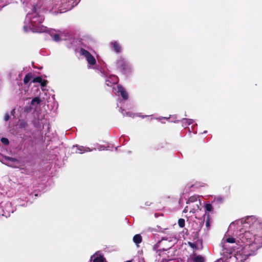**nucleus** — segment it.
Listing matches in <instances>:
<instances>
[{"instance_id": "obj_3", "label": "nucleus", "mask_w": 262, "mask_h": 262, "mask_svg": "<svg viewBox=\"0 0 262 262\" xmlns=\"http://www.w3.org/2000/svg\"><path fill=\"white\" fill-rule=\"evenodd\" d=\"M80 53L82 55L85 57L89 64L90 65V67L91 66H94L95 64L96 60L94 57L92 56L88 51L85 49H81L80 50Z\"/></svg>"}, {"instance_id": "obj_23", "label": "nucleus", "mask_w": 262, "mask_h": 262, "mask_svg": "<svg viewBox=\"0 0 262 262\" xmlns=\"http://www.w3.org/2000/svg\"><path fill=\"white\" fill-rule=\"evenodd\" d=\"M1 141L5 145H8L9 144V140L7 138H2L1 139Z\"/></svg>"}, {"instance_id": "obj_7", "label": "nucleus", "mask_w": 262, "mask_h": 262, "mask_svg": "<svg viewBox=\"0 0 262 262\" xmlns=\"http://www.w3.org/2000/svg\"><path fill=\"white\" fill-rule=\"evenodd\" d=\"M118 82V78L115 75H111L106 79V84L109 86H112V85L117 84Z\"/></svg>"}, {"instance_id": "obj_19", "label": "nucleus", "mask_w": 262, "mask_h": 262, "mask_svg": "<svg viewBox=\"0 0 262 262\" xmlns=\"http://www.w3.org/2000/svg\"><path fill=\"white\" fill-rule=\"evenodd\" d=\"M178 224L180 227H183L185 226V220L183 219L179 220Z\"/></svg>"}, {"instance_id": "obj_12", "label": "nucleus", "mask_w": 262, "mask_h": 262, "mask_svg": "<svg viewBox=\"0 0 262 262\" xmlns=\"http://www.w3.org/2000/svg\"><path fill=\"white\" fill-rule=\"evenodd\" d=\"M112 47H113L114 50L117 52L119 53L121 51V47L117 41H113L111 43Z\"/></svg>"}, {"instance_id": "obj_5", "label": "nucleus", "mask_w": 262, "mask_h": 262, "mask_svg": "<svg viewBox=\"0 0 262 262\" xmlns=\"http://www.w3.org/2000/svg\"><path fill=\"white\" fill-rule=\"evenodd\" d=\"M113 91L116 95H121L124 100L128 99L127 93L121 86L117 85L115 87H113Z\"/></svg>"}, {"instance_id": "obj_28", "label": "nucleus", "mask_w": 262, "mask_h": 262, "mask_svg": "<svg viewBox=\"0 0 262 262\" xmlns=\"http://www.w3.org/2000/svg\"><path fill=\"white\" fill-rule=\"evenodd\" d=\"M14 113H15V110H14V109H13V110H12V111H11V114H12V115H13Z\"/></svg>"}, {"instance_id": "obj_22", "label": "nucleus", "mask_w": 262, "mask_h": 262, "mask_svg": "<svg viewBox=\"0 0 262 262\" xmlns=\"http://www.w3.org/2000/svg\"><path fill=\"white\" fill-rule=\"evenodd\" d=\"M183 122H186L188 124V125H190L193 122V120L192 119H183Z\"/></svg>"}, {"instance_id": "obj_24", "label": "nucleus", "mask_w": 262, "mask_h": 262, "mask_svg": "<svg viewBox=\"0 0 262 262\" xmlns=\"http://www.w3.org/2000/svg\"><path fill=\"white\" fill-rule=\"evenodd\" d=\"M6 4L4 3L3 0H0V9L4 7Z\"/></svg>"}, {"instance_id": "obj_11", "label": "nucleus", "mask_w": 262, "mask_h": 262, "mask_svg": "<svg viewBox=\"0 0 262 262\" xmlns=\"http://www.w3.org/2000/svg\"><path fill=\"white\" fill-rule=\"evenodd\" d=\"M32 81L34 83L36 82L40 83L42 86H45L46 85V81L43 80L42 78L39 76L34 78Z\"/></svg>"}, {"instance_id": "obj_20", "label": "nucleus", "mask_w": 262, "mask_h": 262, "mask_svg": "<svg viewBox=\"0 0 262 262\" xmlns=\"http://www.w3.org/2000/svg\"><path fill=\"white\" fill-rule=\"evenodd\" d=\"M27 123L24 121H20L19 123V126L21 128H24L26 126Z\"/></svg>"}, {"instance_id": "obj_27", "label": "nucleus", "mask_w": 262, "mask_h": 262, "mask_svg": "<svg viewBox=\"0 0 262 262\" xmlns=\"http://www.w3.org/2000/svg\"><path fill=\"white\" fill-rule=\"evenodd\" d=\"M98 149L99 150H103L105 149V148L103 146H101Z\"/></svg>"}, {"instance_id": "obj_29", "label": "nucleus", "mask_w": 262, "mask_h": 262, "mask_svg": "<svg viewBox=\"0 0 262 262\" xmlns=\"http://www.w3.org/2000/svg\"><path fill=\"white\" fill-rule=\"evenodd\" d=\"M162 240H167V238L166 237L162 238Z\"/></svg>"}, {"instance_id": "obj_10", "label": "nucleus", "mask_w": 262, "mask_h": 262, "mask_svg": "<svg viewBox=\"0 0 262 262\" xmlns=\"http://www.w3.org/2000/svg\"><path fill=\"white\" fill-rule=\"evenodd\" d=\"M77 149L76 152L79 154H82L85 152H89L92 150L89 147H83V146H76Z\"/></svg>"}, {"instance_id": "obj_18", "label": "nucleus", "mask_w": 262, "mask_h": 262, "mask_svg": "<svg viewBox=\"0 0 262 262\" xmlns=\"http://www.w3.org/2000/svg\"><path fill=\"white\" fill-rule=\"evenodd\" d=\"M40 102V100L39 97H35L32 100V104H39Z\"/></svg>"}, {"instance_id": "obj_1", "label": "nucleus", "mask_w": 262, "mask_h": 262, "mask_svg": "<svg viewBox=\"0 0 262 262\" xmlns=\"http://www.w3.org/2000/svg\"><path fill=\"white\" fill-rule=\"evenodd\" d=\"M229 230H234L236 237H224L222 256L216 262H243L262 247V222L255 216L232 222Z\"/></svg>"}, {"instance_id": "obj_16", "label": "nucleus", "mask_w": 262, "mask_h": 262, "mask_svg": "<svg viewBox=\"0 0 262 262\" xmlns=\"http://www.w3.org/2000/svg\"><path fill=\"white\" fill-rule=\"evenodd\" d=\"M32 76L30 74H27L25 76L24 79V82L25 84H27L31 79Z\"/></svg>"}, {"instance_id": "obj_8", "label": "nucleus", "mask_w": 262, "mask_h": 262, "mask_svg": "<svg viewBox=\"0 0 262 262\" xmlns=\"http://www.w3.org/2000/svg\"><path fill=\"white\" fill-rule=\"evenodd\" d=\"M117 66L118 68L122 69L124 71H125L126 70V69H127L130 68L128 63L126 62L123 59H122V58L120 59L119 60H118L117 61Z\"/></svg>"}, {"instance_id": "obj_15", "label": "nucleus", "mask_w": 262, "mask_h": 262, "mask_svg": "<svg viewBox=\"0 0 262 262\" xmlns=\"http://www.w3.org/2000/svg\"><path fill=\"white\" fill-rule=\"evenodd\" d=\"M223 201L224 198L221 196H219L214 198V200L213 201V202L216 203H222Z\"/></svg>"}, {"instance_id": "obj_13", "label": "nucleus", "mask_w": 262, "mask_h": 262, "mask_svg": "<svg viewBox=\"0 0 262 262\" xmlns=\"http://www.w3.org/2000/svg\"><path fill=\"white\" fill-rule=\"evenodd\" d=\"M134 242L138 246V244L142 242V237L140 234H136L133 237Z\"/></svg>"}, {"instance_id": "obj_9", "label": "nucleus", "mask_w": 262, "mask_h": 262, "mask_svg": "<svg viewBox=\"0 0 262 262\" xmlns=\"http://www.w3.org/2000/svg\"><path fill=\"white\" fill-rule=\"evenodd\" d=\"M199 198L200 196L198 195L191 196L188 199V200L187 201V203L201 204V202Z\"/></svg>"}, {"instance_id": "obj_2", "label": "nucleus", "mask_w": 262, "mask_h": 262, "mask_svg": "<svg viewBox=\"0 0 262 262\" xmlns=\"http://www.w3.org/2000/svg\"><path fill=\"white\" fill-rule=\"evenodd\" d=\"M43 20V16L37 12L36 9L31 13H28L24 21V31L25 32L31 31L37 33L47 32V28L41 25Z\"/></svg>"}, {"instance_id": "obj_4", "label": "nucleus", "mask_w": 262, "mask_h": 262, "mask_svg": "<svg viewBox=\"0 0 262 262\" xmlns=\"http://www.w3.org/2000/svg\"><path fill=\"white\" fill-rule=\"evenodd\" d=\"M2 210V212H0V215L5 216L6 217L10 216V213L13 212V209L11 206V203L8 202H7L5 206H2L0 209Z\"/></svg>"}, {"instance_id": "obj_26", "label": "nucleus", "mask_w": 262, "mask_h": 262, "mask_svg": "<svg viewBox=\"0 0 262 262\" xmlns=\"http://www.w3.org/2000/svg\"><path fill=\"white\" fill-rule=\"evenodd\" d=\"M4 119L6 121H8L9 119V115L8 114H6L5 115Z\"/></svg>"}, {"instance_id": "obj_6", "label": "nucleus", "mask_w": 262, "mask_h": 262, "mask_svg": "<svg viewBox=\"0 0 262 262\" xmlns=\"http://www.w3.org/2000/svg\"><path fill=\"white\" fill-rule=\"evenodd\" d=\"M187 205L184 209V212L189 211L191 213H194L196 211L200 210V206L201 204H198L194 203H187Z\"/></svg>"}, {"instance_id": "obj_14", "label": "nucleus", "mask_w": 262, "mask_h": 262, "mask_svg": "<svg viewBox=\"0 0 262 262\" xmlns=\"http://www.w3.org/2000/svg\"><path fill=\"white\" fill-rule=\"evenodd\" d=\"M193 260L194 262H204V258L201 255H198L193 258Z\"/></svg>"}, {"instance_id": "obj_17", "label": "nucleus", "mask_w": 262, "mask_h": 262, "mask_svg": "<svg viewBox=\"0 0 262 262\" xmlns=\"http://www.w3.org/2000/svg\"><path fill=\"white\" fill-rule=\"evenodd\" d=\"M205 208L208 212H211L213 210V207L210 204H206L205 206Z\"/></svg>"}, {"instance_id": "obj_25", "label": "nucleus", "mask_w": 262, "mask_h": 262, "mask_svg": "<svg viewBox=\"0 0 262 262\" xmlns=\"http://www.w3.org/2000/svg\"><path fill=\"white\" fill-rule=\"evenodd\" d=\"M206 226L207 227L209 228L210 227V223H209V219L208 216V219L206 221Z\"/></svg>"}, {"instance_id": "obj_30", "label": "nucleus", "mask_w": 262, "mask_h": 262, "mask_svg": "<svg viewBox=\"0 0 262 262\" xmlns=\"http://www.w3.org/2000/svg\"><path fill=\"white\" fill-rule=\"evenodd\" d=\"M126 115H128V114H127ZM129 116H130V117H134V115H133V116H132V115H130V114L129 115Z\"/></svg>"}, {"instance_id": "obj_21", "label": "nucleus", "mask_w": 262, "mask_h": 262, "mask_svg": "<svg viewBox=\"0 0 262 262\" xmlns=\"http://www.w3.org/2000/svg\"><path fill=\"white\" fill-rule=\"evenodd\" d=\"M52 36L55 41H58L60 40V37H59V35L58 34H53Z\"/></svg>"}]
</instances>
